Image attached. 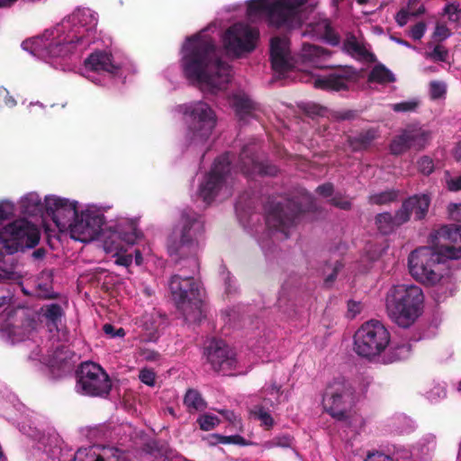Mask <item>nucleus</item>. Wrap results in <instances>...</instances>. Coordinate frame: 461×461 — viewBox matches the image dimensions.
I'll return each instance as SVG.
<instances>
[{"mask_svg":"<svg viewBox=\"0 0 461 461\" xmlns=\"http://www.w3.org/2000/svg\"><path fill=\"white\" fill-rule=\"evenodd\" d=\"M181 53L180 64L186 79L205 85L212 92L226 87L230 78V66L221 59L211 37L195 34L186 38Z\"/></svg>","mask_w":461,"mask_h":461,"instance_id":"nucleus-1","label":"nucleus"},{"mask_svg":"<svg viewBox=\"0 0 461 461\" xmlns=\"http://www.w3.org/2000/svg\"><path fill=\"white\" fill-rule=\"evenodd\" d=\"M438 242L411 252L408 267L411 276L426 285H434L442 278L441 264L461 258V227L442 226L436 232Z\"/></svg>","mask_w":461,"mask_h":461,"instance_id":"nucleus-2","label":"nucleus"},{"mask_svg":"<svg viewBox=\"0 0 461 461\" xmlns=\"http://www.w3.org/2000/svg\"><path fill=\"white\" fill-rule=\"evenodd\" d=\"M204 230V221L199 213L191 208L181 212L179 222L174 227L167 242L168 254L176 264L187 259L188 267H198L196 255Z\"/></svg>","mask_w":461,"mask_h":461,"instance_id":"nucleus-3","label":"nucleus"},{"mask_svg":"<svg viewBox=\"0 0 461 461\" xmlns=\"http://www.w3.org/2000/svg\"><path fill=\"white\" fill-rule=\"evenodd\" d=\"M97 24L95 14L88 8H78L73 12L61 24L58 25L57 39L47 46L50 57L68 55L76 46L82 43L88 31Z\"/></svg>","mask_w":461,"mask_h":461,"instance_id":"nucleus-4","label":"nucleus"},{"mask_svg":"<svg viewBox=\"0 0 461 461\" xmlns=\"http://www.w3.org/2000/svg\"><path fill=\"white\" fill-rule=\"evenodd\" d=\"M424 294L417 285H397L386 296V310L390 319L399 327H411L421 315Z\"/></svg>","mask_w":461,"mask_h":461,"instance_id":"nucleus-5","label":"nucleus"},{"mask_svg":"<svg viewBox=\"0 0 461 461\" xmlns=\"http://www.w3.org/2000/svg\"><path fill=\"white\" fill-rule=\"evenodd\" d=\"M308 0H250L247 6L249 18L264 14L276 28H294L301 24L303 6Z\"/></svg>","mask_w":461,"mask_h":461,"instance_id":"nucleus-6","label":"nucleus"},{"mask_svg":"<svg viewBox=\"0 0 461 461\" xmlns=\"http://www.w3.org/2000/svg\"><path fill=\"white\" fill-rule=\"evenodd\" d=\"M168 286L172 300L185 320H199L203 303L200 283L194 276L176 274L171 276Z\"/></svg>","mask_w":461,"mask_h":461,"instance_id":"nucleus-7","label":"nucleus"},{"mask_svg":"<svg viewBox=\"0 0 461 461\" xmlns=\"http://www.w3.org/2000/svg\"><path fill=\"white\" fill-rule=\"evenodd\" d=\"M391 335L379 321L371 320L363 323L354 335V350L365 358L373 359L390 345Z\"/></svg>","mask_w":461,"mask_h":461,"instance_id":"nucleus-8","label":"nucleus"},{"mask_svg":"<svg viewBox=\"0 0 461 461\" xmlns=\"http://www.w3.org/2000/svg\"><path fill=\"white\" fill-rule=\"evenodd\" d=\"M77 389L84 395L106 397L112 390V381L105 370L98 364L86 361L76 370Z\"/></svg>","mask_w":461,"mask_h":461,"instance_id":"nucleus-9","label":"nucleus"},{"mask_svg":"<svg viewBox=\"0 0 461 461\" xmlns=\"http://www.w3.org/2000/svg\"><path fill=\"white\" fill-rule=\"evenodd\" d=\"M306 210L298 197L284 202L269 200L265 206L266 224L269 229L278 230L288 237L287 230L295 220Z\"/></svg>","mask_w":461,"mask_h":461,"instance_id":"nucleus-10","label":"nucleus"},{"mask_svg":"<svg viewBox=\"0 0 461 461\" xmlns=\"http://www.w3.org/2000/svg\"><path fill=\"white\" fill-rule=\"evenodd\" d=\"M0 241L6 254L34 248L40 241L38 229L30 221L18 220L0 230Z\"/></svg>","mask_w":461,"mask_h":461,"instance_id":"nucleus-11","label":"nucleus"},{"mask_svg":"<svg viewBox=\"0 0 461 461\" xmlns=\"http://www.w3.org/2000/svg\"><path fill=\"white\" fill-rule=\"evenodd\" d=\"M188 138L191 143L203 144L216 125V116L210 105L204 102L193 103L185 108Z\"/></svg>","mask_w":461,"mask_h":461,"instance_id":"nucleus-12","label":"nucleus"},{"mask_svg":"<svg viewBox=\"0 0 461 461\" xmlns=\"http://www.w3.org/2000/svg\"><path fill=\"white\" fill-rule=\"evenodd\" d=\"M353 395L354 389L351 384L344 378H336L327 385L322 395L323 408L335 420L345 421Z\"/></svg>","mask_w":461,"mask_h":461,"instance_id":"nucleus-13","label":"nucleus"},{"mask_svg":"<svg viewBox=\"0 0 461 461\" xmlns=\"http://www.w3.org/2000/svg\"><path fill=\"white\" fill-rule=\"evenodd\" d=\"M258 37L259 32L257 29L237 23L226 30L223 35V46L229 54L239 58L256 49Z\"/></svg>","mask_w":461,"mask_h":461,"instance_id":"nucleus-14","label":"nucleus"},{"mask_svg":"<svg viewBox=\"0 0 461 461\" xmlns=\"http://www.w3.org/2000/svg\"><path fill=\"white\" fill-rule=\"evenodd\" d=\"M230 153H224L215 158L211 171L199 186V196L203 202L211 203L217 196L230 171Z\"/></svg>","mask_w":461,"mask_h":461,"instance_id":"nucleus-15","label":"nucleus"},{"mask_svg":"<svg viewBox=\"0 0 461 461\" xmlns=\"http://www.w3.org/2000/svg\"><path fill=\"white\" fill-rule=\"evenodd\" d=\"M45 212L61 231L70 230L78 213L77 202L54 195L45 198Z\"/></svg>","mask_w":461,"mask_h":461,"instance_id":"nucleus-16","label":"nucleus"},{"mask_svg":"<svg viewBox=\"0 0 461 461\" xmlns=\"http://www.w3.org/2000/svg\"><path fill=\"white\" fill-rule=\"evenodd\" d=\"M104 217L89 212H78L70 229V237L86 242L96 239L102 232Z\"/></svg>","mask_w":461,"mask_h":461,"instance_id":"nucleus-17","label":"nucleus"},{"mask_svg":"<svg viewBox=\"0 0 461 461\" xmlns=\"http://www.w3.org/2000/svg\"><path fill=\"white\" fill-rule=\"evenodd\" d=\"M204 354L216 372L229 371L235 367L236 358L231 348L221 339H212L205 348Z\"/></svg>","mask_w":461,"mask_h":461,"instance_id":"nucleus-18","label":"nucleus"},{"mask_svg":"<svg viewBox=\"0 0 461 461\" xmlns=\"http://www.w3.org/2000/svg\"><path fill=\"white\" fill-rule=\"evenodd\" d=\"M238 167L248 177H253L256 175L276 176L279 172L277 167L268 161L258 162L249 146L242 148L239 156Z\"/></svg>","mask_w":461,"mask_h":461,"instance_id":"nucleus-19","label":"nucleus"},{"mask_svg":"<svg viewBox=\"0 0 461 461\" xmlns=\"http://www.w3.org/2000/svg\"><path fill=\"white\" fill-rule=\"evenodd\" d=\"M270 60L273 70L284 75L299 67V61L290 57L288 41L280 37H274L270 41Z\"/></svg>","mask_w":461,"mask_h":461,"instance_id":"nucleus-20","label":"nucleus"},{"mask_svg":"<svg viewBox=\"0 0 461 461\" xmlns=\"http://www.w3.org/2000/svg\"><path fill=\"white\" fill-rule=\"evenodd\" d=\"M399 209L394 214L390 212L377 213L374 219V224L379 234L388 236L393 234L401 226L406 223L407 215Z\"/></svg>","mask_w":461,"mask_h":461,"instance_id":"nucleus-21","label":"nucleus"},{"mask_svg":"<svg viewBox=\"0 0 461 461\" xmlns=\"http://www.w3.org/2000/svg\"><path fill=\"white\" fill-rule=\"evenodd\" d=\"M429 205L430 198L428 194H414L403 200L399 210L406 212L407 223L410 221L411 214H414L415 221L423 220L427 216Z\"/></svg>","mask_w":461,"mask_h":461,"instance_id":"nucleus-22","label":"nucleus"},{"mask_svg":"<svg viewBox=\"0 0 461 461\" xmlns=\"http://www.w3.org/2000/svg\"><path fill=\"white\" fill-rule=\"evenodd\" d=\"M330 57V51L328 50L317 45L303 43L296 59L299 61V65L309 64L312 67L323 68L326 67L324 63Z\"/></svg>","mask_w":461,"mask_h":461,"instance_id":"nucleus-23","label":"nucleus"},{"mask_svg":"<svg viewBox=\"0 0 461 461\" xmlns=\"http://www.w3.org/2000/svg\"><path fill=\"white\" fill-rule=\"evenodd\" d=\"M355 72L351 68L343 70L342 73H333L327 77L317 78L314 86L322 90L340 91L348 88L347 82L350 80Z\"/></svg>","mask_w":461,"mask_h":461,"instance_id":"nucleus-24","label":"nucleus"},{"mask_svg":"<svg viewBox=\"0 0 461 461\" xmlns=\"http://www.w3.org/2000/svg\"><path fill=\"white\" fill-rule=\"evenodd\" d=\"M86 68L95 72H107L112 75H116L119 67L113 64V56L104 51H95L89 55L85 60Z\"/></svg>","mask_w":461,"mask_h":461,"instance_id":"nucleus-25","label":"nucleus"},{"mask_svg":"<svg viewBox=\"0 0 461 461\" xmlns=\"http://www.w3.org/2000/svg\"><path fill=\"white\" fill-rule=\"evenodd\" d=\"M377 138V131L374 128H369L360 131L356 135H348L347 137V143L352 152H361L370 149L374 140Z\"/></svg>","mask_w":461,"mask_h":461,"instance_id":"nucleus-26","label":"nucleus"},{"mask_svg":"<svg viewBox=\"0 0 461 461\" xmlns=\"http://www.w3.org/2000/svg\"><path fill=\"white\" fill-rule=\"evenodd\" d=\"M125 459L124 453L115 447L104 449V455L97 456L87 453L86 449H79L74 457V461H125Z\"/></svg>","mask_w":461,"mask_h":461,"instance_id":"nucleus-27","label":"nucleus"},{"mask_svg":"<svg viewBox=\"0 0 461 461\" xmlns=\"http://www.w3.org/2000/svg\"><path fill=\"white\" fill-rule=\"evenodd\" d=\"M406 137L412 149L422 150L429 144L431 138V132L418 125H408L404 128Z\"/></svg>","mask_w":461,"mask_h":461,"instance_id":"nucleus-28","label":"nucleus"},{"mask_svg":"<svg viewBox=\"0 0 461 461\" xmlns=\"http://www.w3.org/2000/svg\"><path fill=\"white\" fill-rule=\"evenodd\" d=\"M75 354L66 348H58L50 360V367L62 373L69 372L74 366Z\"/></svg>","mask_w":461,"mask_h":461,"instance_id":"nucleus-29","label":"nucleus"},{"mask_svg":"<svg viewBox=\"0 0 461 461\" xmlns=\"http://www.w3.org/2000/svg\"><path fill=\"white\" fill-rule=\"evenodd\" d=\"M231 105L240 120H245L250 116L256 109L255 104L245 95H234Z\"/></svg>","mask_w":461,"mask_h":461,"instance_id":"nucleus-30","label":"nucleus"},{"mask_svg":"<svg viewBox=\"0 0 461 461\" xmlns=\"http://www.w3.org/2000/svg\"><path fill=\"white\" fill-rule=\"evenodd\" d=\"M343 50L352 57H358L365 59L374 57L363 44L357 41L356 36L353 34H349L344 41Z\"/></svg>","mask_w":461,"mask_h":461,"instance_id":"nucleus-31","label":"nucleus"},{"mask_svg":"<svg viewBox=\"0 0 461 461\" xmlns=\"http://www.w3.org/2000/svg\"><path fill=\"white\" fill-rule=\"evenodd\" d=\"M411 346L409 342H393L386 355V363L407 359L411 355Z\"/></svg>","mask_w":461,"mask_h":461,"instance_id":"nucleus-32","label":"nucleus"},{"mask_svg":"<svg viewBox=\"0 0 461 461\" xmlns=\"http://www.w3.org/2000/svg\"><path fill=\"white\" fill-rule=\"evenodd\" d=\"M23 212L35 216L45 211V202L42 203L40 196L35 193H30L22 200Z\"/></svg>","mask_w":461,"mask_h":461,"instance_id":"nucleus-33","label":"nucleus"},{"mask_svg":"<svg viewBox=\"0 0 461 461\" xmlns=\"http://www.w3.org/2000/svg\"><path fill=\"white\" fill-rule=\"evenodd\" d=\"M389 149L390 153L393 156H401L409 149H411L404 129L401 130L400 133L393 138L389 145Z\"/></svg>","mask_w":461,"mask_h":461,"instance_id":"nucleus-34","label":"nucleus"},{"mask_svg":"<svg viewBox=\"0 0 461 461\" xmlns=\"http://www.w3.org/2000/svg\"><path fill=\"white\" fill-rule=\"evenodd\" d=\"M184 404L188 409L189 412L203 411L206 408V402L203 399L201 393L194 390H187L184 397Z\"/></svg>","mask_w":461,"mask_h":461,"instance_id":"nucleus-35","label":"nucleus"},{"mask_svg":"<svg viewBox=\"0 0 461 461\" xmlns=\"http://www.w3.org/2000/svg\"><path fill=\"white\" fill-rule=\"evenodd\" d=\"M369 82L392 83L395 81L394 75L383 64L375 65L368 75Z\"/></svg>","mask_w":461,"mask_h":461,"instance_id":"nucleus-36","label":"nucleus"},{"mask_svg":"<svg viewBox=\"0 0 461 461\" xmlns=\"http://www.w3.org/2000/svg\"><path fill=\"white\" fill-rule=\"evenodd\" d=\"M209 444L216 446L218 444L223 445H239L249 446L250 443L240 435L222 436L220 434H212L209 436Z\"/></svg>","mask_w":461,"mask_h":461,"instance_id":"nucleus-37","label":"nucleus"},{"mask_svg":"<svg viewBox=\"0 0 461 461\" xmlns=\"http://www.w3.org/2000/svg\"><path fill=\"white\" fill-rule=\"evenodd\" d=\"M399 192L394 189L385 190L369 195L368 202L371 204L384 205L395 202L398 199Z\"/></svg>","mask_w":461,"mask_h":461,"instance_id":"nucleus-38","label":"nucleus"},{"mask_svg":"<svg viewBox=\"0 0 461 461\" xmlns=\"http://www.w3.org/2000/svg\"><path fill=\"white\" fill-rule=\"evenodd\" d=\"M250 413L253 417L258 420L262 425L267 427V429L273 427L274 419L270 415V413L264 408L262 405H255L253 409L250 411Z\"/></svg>","mask_w":461,"mask_h":461,"instance_id":"nucleus-39","label":"nucleus"},{"mask_svg":"<svg viewBox=\"0 0 461 461\" xmlns=\"http://www.w3.org/2000/svg\"><path fill=\"white\" fill-rule=\"evenodd\" d=\"M62 315L63 310L61 306L58 303H51L46 305L43 312V316L54 326L58 325V322L60 321Z\"/></svg>","mask_w":461,"mask_h":461,"instance_id":"nucleus-40","label":"nucleus"},{"mask_svg":"<svg viewBox=\"0 0 461 461\" xmlns=\"http://www.w3.org/2000/svg\"><path fill=\"white\" fill-rule=\"evenodd\" d=\"M442 15H447L451 23H458L461 20V7L456 2L446 4L442 10Z\"/></svg>","mask_w":461,"mask_h":461,"instance_id":"nucleus-41","label":"nucleus"},{"mask_svg":"<svg viewBox=\"0 0 461 461\" xmlns=\"http://www.w3.org/2000/svg\"><path fill=\"white\" fill-rule=\"evenodd\" d=\"M425 12V8L423 5H420L416 11H406L404 9H401L395 16L396 23L399 26L402 27L408 23L409 16L417 17L422 14Z\"/></svg>","mask_w":461,"mask_h":461,"instance_id":"nucleus-42","label":"nucleus"},{"mask_svg":"<svg viewBox=\"0 0 461 461\" xmlns=\"http://www.w3.org/2000/svg\"><path fill=\"white\" fill-rule=\"evenodd\" d=\"M197 423L202 430L208 431L214 429L220 423V420L212 414H204L197 419Z\"/></svg>","mask_w":461,"mask_h":461,"instance_id":"nucleus-43","label":"nucleus"},{"mask_svg":"<svg viewBox=\"0 0 461 461\" xmlns=\"http://www.w3.org/2000/svg\"><path fill=\"white\" fill-rule=\"evenodd\" d=\"M447 86L440 81L433 80L429 83V96L432 100H438L445 96Z\"/></svg>","mask_w":461,"mask_h":461,"instance_id":"nucleus-44","label":"nucleus"},{"mask_svg":"<svg viewBox=\"0 0 461 461\" xmlns=\"http://www.w3.org/2000/svg\"><path fill=\"white\" fill-rule=\"evenodd\" d=\"M417 164L419 171L425 176H429L434 171L433 160L428 156L421 157Z\"/></svg>","mask_w":461,"mask_h":461,"instance_id":"nucleus-45","label":"nucleus"},{"mask_svg":"<svg viewBox=\"0 0 461 461\" xmlns=\"http://www.w3.org/2000/svg\"><path fill=\"white\" fill-rule=\"evenodd\" d=\"M428 56L435 61L446 62L448 58V50L444 46L438 44Z\"/></svg>","mask_w":461,"mask_h":461,"instance_id":"nucleus-46","label":"nucleus"},{"mask_svg":"<svg viewBox=\"0 0 461 461\" xmlns=\"http://www.w3.org/2000/svg\"><path fill=\"white\" fill-rule=\"evenodd\" d=\"M323 37L326 41L332 46H337L339 43V34L333 30L329 23H326L324 25Z\"/></svg>","mask_w":461,"mask_h":461,"instance_id":"nucleus-47","label":"nucleus"},{"mask_svg":"<svg viewBox=\"0 0 461 461\" xmlns=\"http://www.w3.org/2000/svg\"><path fill=\"white\" fill-rule=\"evenodd\" d=\"M418 105L417 101H405L393 104V110L396 113L412 112Z\"/></svg>","mask_w":461,"mask_h":461,"instance_id":"nucleus-48","label":"nucleus"},{"mask_svg":"<svg viewBox=\"0 0 461 461\" xmlns=\"http://www.w3.org/2000/svg\"><path fill=\"white\" fill-rule=\"evenodd\" d=\"M139 378L143 384L153 386L155 384L156 374L151 369L143 368L140 371Z\"/></svg>","mask_w":461,"mask_h":461,"instance_id":"nucleus-49","label":"nucleus"},{"mask_svg":"<svg viewBox=\"0 0 461 461\" xmlns=\"http://www.w3.org/2000/svg\"><path fill=\"white\" fill-rule=\"evenodd\" d=\"M343 264L337 260L332 267V271L324 279V284L326 286H330L332 283L336 280L339 272L342 269Z\"/></svg>","mask_w":461,"mask_h":461,"instance_id":"nucleus-50","label":"nucleus"},{"mask_svg":"<svg viewBox=\"0 0 461 461\" xmlns=\"http://www.w3.org/2000/svg\"><path fill=\"white\" fill-rule=\"evenodd\" d=\"M426 31V24L423 22H419L415 25H413L411 29V36L413 40L419 41L420 40Z\"/></svg>","mask_w":461,"mask_h":461,"instance_id":"nucleus-51","label":"nucleus"},{"mask_svg":"<svg viewBox=\"0 0 461 461\" xmlns=\"http://www.w3.org/2000/svg\"><path fill=\"white\" fill-rule=\"evenodd\" d=\"M451 35L450 30L445 24H437L434 32V36L438 41H442Z\"/></svg>","mask_w":461,"mask_h":461,"instance_id":"nucleus-52","label":"nucleus"},{"mask_svg":"<svg viewBox=\"0 0 461 461\" xmlns=\"http://www.w3.org/2000/svg\"><path fill=\"white\" fill-rule=\"evenodd\" d=\"M14 214V207L11 203H0V224Z\"/></svg>","mask_w":461,"mask_h":461,"instance_id":"nucleus-53","label":"nucleus"},{"mask_svg":"<svg viewBox=\"0 0 461 461\" xmlns=\"http://www.w3.org/2000/svg\"><path fill=\"white\" fill-rule=\"evenodd\" d=\"M38 288H39V296L40 297H42L45 299H55L58 297V295L53 291H51V289H50L51 287L48 284H44V285L39 284Z\"/></svg>","mask_w":461,"mask_h":461,"instance_id":"nucleus-54","label":"nucleus"},{"mask_svg":"<svg viewBox=\"0 0 461 461\" xmlns=\"http://www.w3.org/2000/svg\"><path fill=\"white\" fill-rule=\"evenodd\" d=\"M330 203L339 209L348 211L351 209L352 203L351 202L342 199L341 197L334 196L330 199Z\"/></svg>","mask_w":461,"mask_h":461,"instance_id":"nucleus-55","label":"nucleus"},{"mask_svg":"<svg viewBox=\"0 0 461 461\" xmlns=\"http://www.w3.org/2000/svg\"><path fill=\"white\" fill-rule=\"evenodd\" d=\"M317 193L324 197H330L334 192V187L331 183H325L319 185L316 189Z\"/></svg>","mask_w":461,"mask_h":461,"instance_id":"nucleus-56","label":"nucleus"},{"mask_svg":"<svg viewBox=\"0 0 461 461\" xmlns=\"http://www.w3.org/2000/svg\"><path fill=\"white\" fill-rule=\"evenodd\" d=\"M447 187L451 192L461 191V176L447 180Z\"/></svg>","mask_w":461,"mask_h":461,"instance_id":"nucleus-57","label":"nucleus"},{"mask_svg":"<svg viewBox=\"0 0 461 461\" xmlns=\"http://www.w3.org/2000/svg\"><path fill=\"white\" fill-rule=\"evenodd\" d=\"M365 461H396L389 456L380 453L368 454Z\"/></svg>","mask_w":461,"mask_h":461,"instance_id":"nucleus-58","label":"nucleus"},{"mask_svg":"<svg viewBox=\"0 0 461 461\" xmlns=\"http://www.w3.org/2000/svg\"><path fill=\"white\" fill-rule=\"evenodd\" d=\"M361 303L356 301H348V313L351 314V317H355L357 313L361 312Z\"/></svg>","mask_w":461,"mask_h":461,"instance_id":"nucleus-59","label":"nucleus"},{"mask_svg":"<svg viewBox=\"0 0 461 461\" xmlns=\"http://www.w3.org/2000/svg\"><path fill=\"white\" fill-rule=\"evenodd\" d=\"M140 355L148 361H156L159 358V353L150 349H141Z\"/></svg>","mask_w":461,"mask_h":461,"instance_id":"nucleus-60","label":"nucleus"},{"mask_svg":"<svg viewBox=\"0 0 461 461\" xmlns=\"http://www.w3.org/2000/svg\"><path fill=\"white\" fill-rule=\"evenodd\" d=\"M275 443L278 447H290L292 445V438L290 436H282L275 438Z\"/></svg>","mask_w":461,"mask_h":461,"instance_id":"nucleus-61","label":"nucleus"},{"mask_svg":"<svg viewBox=\"0 0 461 461\" xmlns=\"http://www.w3.org/2000/svg\"><path fill=\"white\" fill-rule=\"evenodd\" d=\"M132 262L131 255H120L115 260V263L120 266L129 267Z\"/></svg>","mask_w":461,"mask_h":461,"instance_id":"nucleus-62","label":"nucleus"},{"mask_svg":"<svg viewBox=\"0 0 461 461\" xmlns=\"http://www.w3.org/2000/svg\"><path fill=\"white\" fill-rule=\"evenodd\" d=\"M354 117H355V112L351 111V110L338 112L336 114V118L338 120H341V121L351 120Z\"/></svg>","mask_w":461,"mask_h":461,"instance_id":"nucleus-63","label":"nucleus"},{"mask_svg":"<svg viewBox=\"0 0 461 461\" xmlns=\"http://www.w3.org/2000/svg\"><path fill=\"white\" fill-rule=\"evenodd\" d=\"M266 392L269 394H276V399L279 398L280 394H281V386L278 385L276 382L272 383L270 387L267 388L266 390Z\"/></svg>","mask_w":461,"mask_h":461,"instance_id":"nucleus-64","label":"nucleus"}]
</instances>
